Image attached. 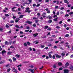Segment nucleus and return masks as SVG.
<instances>
[{"label": "nucleus", "instance_id": "f257e3e1", "mask_svg": "<svg viewBox=\"0 0 73 73\" xmlns=\"http://www.w3.org/2000/svg\"><path fill=\"white\" fill-rule=\"evenodd\" d=\"M26 10L25 11V12H28V13H30L31 11L29 10V8H27L26 9Z\"/></svg>", "mask_w": 73, "mask_h": 73}, {"label": "nucleus", "instance_id": "f03ea898", "mask_svg": "<svg viewBox=\"0 0 73 73\" xmlns=\"http://www.w3.org/2000/svg\"><path fill=\"white\" fill-rule=\"evenodd\" d=\"M0 53H1L2 55L3 56L4 53H7V51L5 50H3L1 52H0Z\"/></svg>", "mask_w": 73, "mask_h": 73}, {"label": "nucleus", "instance_id": "7ed1b4c3", "mask_svg": "<svg viewBox=\"0 0 73 73\" xmlns=\"http://www.w3.org/2000/svg\"><path fill=\"white\" fill-rule=\"evenodd\" d=\"M45 10L46 11H47L48 13H50V10H49V9L48 8L46 9Z\"/></svg>", "mask_w": 73, "mask_h": 73}, {"label": "nucleus", "instance_id": "20e7f679", "mask_svg": "<svg viewBox=\"0 0 73 73\" xmlns=\"http://www.w3.org/2000/svg\"><path fill=\"white\" fill-rule=\"evenodd\" d=\"M56 57V58H60L61 57V56L58 55V54H55Z\"/></svg>", "mask_w": 73, "mask_h": 73}, {"label": "nucleus", "instance_id": "39448f33", "mask_svg": "<svg viewBox=\"0 0 73 73\" xmlns=\"http://www.w3.org/2000/svg\"><path fill=\"white\" fill-rule=\"evenodd\" d=\"M13 70L14 71V72H15V73H17V70L16 69H15V68H13Z\"/></svg>", "mask_w": 73, "mask_h": 73}, {"label": "nucleus", "instance_id": "423d86ee", "mask_svg": "<svg viewBox=\"0 0 73 73\" xmlns=\"http://www.w3.org/2000/svg\"><path fill=\"white\" fill-rule=\"evenodd\" d=\"M64 73H68L69 72V71L68 70H64Z\"/></svg>", "mask_w": 73, "mask_h": 73}, {"label": "nucleus", "instance_id": "0eeeda50", "mask_svg": "<svg viewBox=\"0 0 73 73\" xmlns=\"http://www.w3.org/2000/svg\"><path fill=\"white\" fill-rule=\"evenodd\" d=\"M64 3H67V4H69V2H68V0H64Z\"/></svg>", "mask_w": 73, "mask_h": 73}, {"label": "nucleus", "instance_id": "6e6552de", "mask_svg": "<svg viewBox=\"0 0 73 73\" xmlns=\"http://www.w3.org/2000/svg\"><path fill=\"white\" fill-rule=\"evenodd\" d=\"M5 44L6 45H9V43L8 41H6L5 42Z\"/></svg>", "mask_w": 73, "mask_h": 73}, {"label": "nucleus", "instance_id": "1a4fd4ad", "mask_svg": "<svg viewBox=\"0 0 73 73\" xmlns=\"http://www.w3.org/2000/svg\"><path fill=\"white\" fill-rule=\"evenodd\" d=\"M26 23H28V24H31L32 22L29 21H26Z\"/></svg>", "mask_w": 73, "mask_h": 73}, {"label": "nucleus", "instance_id": "9d476101", "mask_svg": "<svg viewBox=\"0 0 73 73\" xmlns=\"http://www.w3.org/2000/svg\"><path fill=\"white\" fill-rule=\"evenodd\" d=\"M38 33L34 34L33 35V36H34V37H36L37 36H38Z\"/></svg>", "mask_w": 73, "mask_h": 73}, {"label": "nucleus", "instance_id": "9b49d317", "mask_svg": "<svg viewBox=\"0 0 73 73\" xmlns=\"http://www.w3.org/2000/svg\"><path fill=\"white\" fill-rule=\"evenodd\" d=\"M25 16V15H21L19 16V18L20 19H21L23 18V17Z\"/></svg>", "mask_w": 73, "mask_h": 73}, {"label": "nucleus", "instance_id": "f8f14e48", "mask_svg": "<svg viewBox=\"0 0 73 73\" xmlns=\"http://www.w3.org/2000/svg\"><path fill=\"white\" fill-rule=\"evenodd\" d=\"M20 20L19 18H16V20L15 21L16 23H18V21Z\"/></svg>", "mask_w": 73, "mask_h": 73}, {"label": "nucleus", "instance_id": "ddd939ff", "mask_svg": "<svg viewBox=\"0 0 73 73\" xmlns=\"http://www.w3.org/2000/svg\"><path fill=\"white\" fill-rule=\"evenodd\" d=\"M13 60L14 62H15L16 61V58L15 57L13 58Z\"/></svg>", "mask_w": 73, "mask_h": 73}, {"label": "nucleus", "instance_id": "4468645a", "mask_svg": "<svg viewBox=\"0 0 73 73\" xmlns=\"http://www.w3.org/2000/svg\"><path fill=\"white\" fill-rule=\"evenodd\" d=\"M12 53V52H9L7 53V54H8V55H11V54Z\"/></svg>", "mask_w": 73, "mask_h": 73}, {"label": "nucleus", "instance_id": "2eb2a0df", "mask_svg": "<svg viewBox=\"0 0 73 73\" xmlns=\"http://www.w3.org/2000/svg\"><path fill=\"white\" fill-rule=\"evenodd\" d=\"M15 8H16V7H14L12 8V11H13L14 12H15V10H14V9H15Z\"/></svg>", "mask_w": 73, "mask_h": 73}, {"label": "nucleus", "instance_id": "dca6fc26", "mask_svg": "<svg viewBox=\"0 0 73 73\" xmlns=\"http://www.w3.org/2000/svg\"><path fill=\"white\" fill-rule=\"evenodd\" d=\"M69 63L67 62L66 63L65 66H69Z\"/></svg>", "mask_w": 73, "mask_h": 73}, {"label": "nucleus", "instance_id": "f3484780", "mask_svg": "<svg viewBox=\"0 0 73 73\" xmlns=\"http://www.w3.org/2000/svg\"><path fill=\"white\" fill-rule=\"evenodd\" d=\"M70 69H71V70H73V66H71L70 67Z\"/></svg>", "mask_w": 73, "mask_h": 73}, {"label": "nucleus", "instance_id": "a211bd4d", "mask_svg": "<svg viewBox=\"0 0 73 73\" xmlns=\"http://www.w3.org/2000/svg\"><path fill=\"white\" fill-rule=\"evenodd\" d=\"M62 63L61 62H59L58 63V65L59 66H61V65H62Z\"/></svg>", "mask_w": 73, "mask_h": 73}, {"label": "nucleus", "instance_id": "6ab92c4d", "mask_svg": "<svg viewBox=\"0 0 73 73\" xmlns=\"http://www.w3.org/2000/svg\"><path fill=\"white\" fill-rule=\"evenodd\" d=\"M52 20H49L48 21V23L50 24V23H52Z\"/></svg>", "mask_w": 73, "mask_h": 73}, {"label": "nucleus", "instance_id": "aec40b11", "mask_svg": "<svg viewBox=\"0 0 73 73\" xmlns=\"http://www.w3.org/2000/svg\"><path fill=\"white\" fill-rule=\"evenodd\" d=\"M5 62V61H4V60H3L0 62V64H3V63H4Z\"/></svg>", "mask_w": 73, "mask_h": 73}, {"label": "nucleus", "instance_id": "412c9836", "mask_svg": "<svg viewBox=\"0 0 73 73\" xmlns=\"http://www.w3.org/2000/svg\"><path fill=\"white\" fill-rule=\"evenodd\" d=\"M61 55L62 57H64L65 55V54L64 53H62L61 54Z\"/></svg>", "mask_w": 73, "mask_h": 73}, {"label": "nucleus", "instance_id": "4be33fe9", "mask_svg": "<svg viewBox=\"0 0 73 73\" xmlns=\"http://www.w3.org/2000/svg\"><path fill=\"white\" fill-rule=\"evenodd\" d=\"M57 19H58V18H56L55 19H54L53 20L54 21H57Z\"/></svg>", "mask_w": 73, "mask_h": 73}, {"label": "nucleus", "instance_id": "5701e85b", "mask_svg": "<svg viewBox=\"0 0 73 73\" xmlns=\"http://www.w3.org/2000/svg\"><path fill=\"white\" fill-rule=\"evenodd\" d=\"M10 70H11V69L9 68L7 70V72H10Z\"/></svg>", "mask_w": 73, "mask_h": 73}, {"label": "nucleus", "instance_id": "b1692460", "mask_svg": "<svg viewBox=\"0 0 73 73\" xmlns=\"http://www.w3.org/2000/svg\"><path fill=\"white\" fill-rule=\"evenodd\" d=\"M5 16H6V17H8V16H9V15L8 14H6L5 15Z\"/></svg>", "mask_w": 73, "mask_h": 73}, {"label": "nucleus", "instance_id": "393cba45", "mask_svg": "<svg viewBox=\"0 0 73 73\" xmlns=\"http://www.w3.org/2000/svg\"><path fill=\"white\" fill-rule=\"evenodd\" d=\"M40 47L42 48H44V47H45V46L41 45H40Z\"/></svg>", "mask_w": 73, "mask_h": 73}, {"label": "nucleus", "instance_id": "a878e982", "mask_svg": "<svg viewBox=\"0 0 73 73\" xmlns=\"http://www.w3.org/2000/svg\"><path fill=\"white\" fill-rule=\"evenodd\" d=\"M48 26H45L44 27V29H47V28H48Z\"/></svg>", "mask_w": 73, "mask_h": 73}, {"label": "nucleus", "instance_id": "bb28decb", "mask_svg": "<svg viewBox=\"0 0 73 73\" xmlns=\"http://www.w3.org/2000/svg\"><path fill=\"white\" fill-rule=\"evenodd\" d=\"M15 27H16V28H20V27H19V25H16L15 26Z\"/></svg>", "mask_w": 73, "mask_h": 73}, {"label": "nucleus", "instance_id": "cd10ccee", "mask_svg": "<svg viewBox=\"0 0 73 73\" xmlns=\"http://www.w3.org/2000/svg\"><path fill=\"white\" fill-rule=\"evenodd\" d=\"M48 55L50 58H52V55L51 54H48Z\"/></svg>", "mask_w": 73, "mask_h": 73}, {"label": "nucleus", "instance_id": "c85d7f7f", "mask_svg": "<svg viewBox=\"0 0 73 73\" xmlns=\"http://www.w3.org/2000/svg\"><path fill=\"white\" fill-rule=\"evenodd\" d=\"M0 31L1 32H3V29L0 28Z\"/></svg>", "mask_w": 73, "mask_h": 73}, {"label": "nucleus", "instance_id": "c756f323", "mask_svg": "<svg viewBox=\"0 0 73 73\" xmlns=\"http://www.w3.org/2000/svg\"><path fill=\"white\" fill-rule=\"evenodd\" d=\"M15 56H16V57H17V58H19V57H20V55L18 54L16 55Z\"/></svg>", "mask_w": 73, "mask_h": 73}, {"label": "nucleus", "instance_id": "7c9ffc66", "mask_svg": "<svg viewBox=\"0 0 73 73\" xmlns=\"http://www.w3.org/2000/svg\"><path fill=\"white\" fill-rule=\"evenodd\" d=\"M68 16H69V15L68 14H66L64 16V17H68Z\"/></svg>", "mask_w": 73, "mask_h": 73}, {"label": "nucleus", "instance_id": "2f4dec72", "mask_svg": "<svg viewBox=\"0 0 73 73\" xmlns=\"http://www.w3.org/2000/svg\"><path fill=\"white\" fill-rule=\"evenodd\" d=\"M14 22V21H13V20H12L11 21H10L11 23H13Z\"/></svg>", "mask_w": 73, "mask_h": 73}, {"label": "nucleus", "instance_id": "473e14b6", "mask_svg": "<svg viewBox=\"0 0 73 73\" xmlns=\"http://www.w3.org/2000/svg\"><path fill=\"white\" fill-rule=\"evenodd\" d=\"M24 46H27V43H24Z\"/></svg>", "mask_w": 73, "mask_h": 73}, {"label": "nucleus", "instance_id": "72a5a7b5", "mask_svg": "<svg viewBox=\"0 0 73 73\" xmlns=\"http://www.w3.org/2000/svg\"><path fill=\"white\" fill-rule=\"evenodd\" d=\"M34 71H35V70H34V69H32L31 71V73H34Z\"/></svg>", "mask_w": 73, "mask_h": 73}, {"label": "nucleus", "instance_id": "f704fd0d", "mask_svg": "<svg viewBox=\"0 0 73 73\" xmlns=\"http://www.w3.org/2000/svg\"><path fill=\"white\" fill-rule=\"evenodd\" d=\"M56 15H58V16H59V11H58L56 13Z\"/></svg>", "mask_w": 73, "mask_h": 73}, {"label": "nucleus", "instance_id": "c9c22d12", "mask_svg": "<svg viewBox=\"0 0 73 73\" xmlns=\"http://www.w3.org/2000/svg\"><path fill=\"white\" fill-rule=\"evenodd\" d=\"M27 45H30V44H31V43H30V42H27Z\"/></svg>", "mask_w": 73, "mask_h": 73}, {"label": "nucleus", "instance_id": "e433bc0d", "mask_svg": "<svg viewBox=\"0 0 73 73\" xmlns=\"http://www.w3.org/2000/svg\"><path fill=\"white\" fill-rule=\"evenodd\" d=\"M56 57H55V56L53 55L52 56V58L53 59H55Z\"/></svg>", "mask_w": 73, "mask_h": 73}, {"label": "nucleus", "instance_id": "4c0bfd02", "mask_svg": "<svg viewBox=\"0 0 73 73\" xmlns=\"http://www.w3.org/2000/svg\"><path fill=\"white\" fill-rule=\"evenodd\" d=\"M53 67L54 68H56V65L54 64L53 66Z\"/></svg>", "mask_w": 73, "mask_h": 73}, {"label": "nucleus", "instance_id": "58836bf2", "mask_svg": "<svg viewBox=\"0 0 73 73\" xmlns=\"http://www.w3.org/2000/svg\"><path fill=\"white\" fill-rule=\"evenodd\" d=\"M57 0H54L53 1V3H56L57 2Z\"/></svg>", "mask_w": 73, "mask_h": 73}, {"label": "nucleus", "instance_id": "ea45409f", "mask_svg": "<svg viewBox=\"0 0 73 73\" xmlns=\"http://www.w3.org/2000/svg\"><path fill=\"white\" fill-rule=\"evenodd\" d=\"M65 43V42L64 41H62L60 42V44H64Z\"/></svg>", "mask_w": 73, "mask_h": 73}, {"label": "nucleus", "instance_id": "a19ab883", "mask_svg": "<svg viewBox=\"0 0 73 73\" xmlns=\"http://www.w3.org/2000/svg\"><path fill=\"white\" fill-rule=\"evenodd\" d=\"M33 20H36L37 19V18H36L35 17H34L33 18Z\"/></svg>", "mask_w": 73, "mask_h": 73}, {"label": "nucleus", "instance_id": "79ce46f5", "mask_svg": "<svg viewBox=\"0 0 73 73\" xmlns=\"http://www.w3.org/2000/svg\"><path fill=\"white\" fill-rule=\"evenodd\" d=\"M56 28H57V29H59V28H60V27L58 26H56Z\"/></svg>", "mask_w": 73, "mask_h": 73}, {"label": "nucleus", "instance_id": "37998d69", "mask_svg": "<svg viewBox=\"0 0 73 73\" xmlns=\"http://www.w3.org/2000/svg\"><path fill=\"white\" fill-rule=\"evenodd\" d=\"M6 28H9V26L8 25H6Z\"/></svg>", "mask_w": 73, "mask_h": 73}, {"label": "nucleus", "instance_id": "c03bdc74", "mask_svg": "<svg viewBox=\"0 0 73 73\" xmlns=\"http://www.w3.org/2000/svg\"><path fill=\"white\" fill-rule=\"evenodd\" d=\"M48 18L49 19H52V17H51V16H50L49 15L48 16Z\"/></svg>", "mask_w": 73, "mask_h": 73}, {"label": "nucleus", "instance_id": "a18cd8bd", "mask_svg": "<svg viewBox=\"0 0 73 73\" xmlns=\"http://www.w3.org/2000/svg\"><path fill=\"white\" fill-rule=\"evenodd\" d=\"M62 70V68H60L59 69V70Z\"/></svg>", "mask_w": 73, "mask_h": 73}, {"label": "nucleus", "instance_id": "49530a36", "mask_svg": "<svg viewBox=\"0 0 73 73\" xmlns=\"http://www.w3.org/2000/svg\"><path fill=\"white\" fill-rule=\"evenodd\" d=\"M69 34H66L65 35V37H69Z\"/></svg>", "mask_w": 73, "mask_h": 73}, {"label": "nucleus", "instance_id": "de8ad7c7", "mask_svg": "<svg viewBox=\"0 0 73 73\" xmlns=\"http://www.w3.org/2000/svg\"><path fill=\"white\" fill-rule=\"evenodd\" d=\"M33 26L34 27H36V24H34L33 25Z\"/></svg>", "mask_w": 73, "mask_h": 73}, {"label": "nucleus", "instance_id": "09e8293b", "mask_svg": "<svg viewBox=\"0 0 73 73\" xmlns=\"http://www.w3.org/2000/svg\"><path fill=\"white\" fill-rule=\"evenodd\" d=\"M52 52H49L48 53V54H52Z\"/></svg>", "mask_w": 73, "mask_h": 73}, {"label": "nucleus", "instance_id": "8fccbe9b", "mask_svg": "<svg viewBox=\"0 0 73 73\" xmlns=\"http://www.w3.org/2000/svg\"><path fill=\"white\" fill-rule=\"evenodd\" d=\"M73 14V12H70L69 13V15H72Z\"/></svg>", "mask_w": 73, "mask_h": 73}, {"label": "nucleus", "instance_id": "3c124183", "mask_svg": "<svg viewBox=\"0 0 73 73\" xmlns=\"http://www.w3.org/2000/svg\"><path fill=\"white\" fill-rule=\"evenodd\" d=\"M29 31V30H25V32H28Z\"/></svg>", "mask_w": 73, "mask_h": 73}, {"label": "nucleus", "instance_id": "603ef678", "mask_svg": "<svg viewBox=\"0 0 73 73\" xmlns=\"http://www.w3.org/2000/svg\"><path fill=\"white\" fill-rule=\"evenodd\" d=\"M16 17L15 16H13V19H16Z\"/></svg>", "mask_w": 73, "mask_h": 73}, {"label": "nucleus", "instance_id": "864d4df0", "mask_svg": "<svg viewBox=\"0 0 73 73\" xmlns=\"http://www.w3.org/2000/svg\"><path fill=\"white\" fill-rule=\"evenodd\" d=\"M58 42H59V41H55V42L56 44H58Z\"/></svg>", "mask_w": 73, "mask_h": 73}, {"label": "nucleus", "instance_id": "5fc2aeb1", "mask_svg": "<svg viewBox=\"0 0 73 73\" xmlns=\"http://www.w3.org/2000/svg\"><path fill=\"white\" fill-rule=\"evenodd\" d=\"M60 9V10H62L63 9H64V7H61Z\"/></svg>", "mask_w": 73, "mask_h": 73}, {"label": "nucleus", "instance_id": "6e6d98bb", "mask_svg": "<svg viewBox=\"0 0 73 73\" xmlns=\"http://www.w3.org/2000/svg\"><path fill=\"white\" fill-rule=\"evenodd\" d=\"M60 14H63V12H62V11H61L60 12Z\"/></svg>", "mask_w": 73, "mask_h": 73}, {"label": "nucleus", "instance_id": "4d7b16f0", "mask_svg": "<svg viewBox=\"0 0 73 73\" xmlns=\"http://www.w3.org/2000/svg\"><path fill=\"white\" fill-rule=\"evenodd\" d=\"M67 26V25H66V24H64L63 26L64 27H66Z\"/></svg>", "mask_w": 73, "mask_h": 73}, {"label": "nucleus", "instance_id": "13d9d810", "mask_svg": "<svg viewBox=\"0 0 73 73\" xmlns=\"http://www.w3.org/2000/svg\"><path fill=\"white\" fill-rule=\"evenodd\" d=\"M66 46L67 47H68V48H70V47L69 46V45L68 44H67L66 45Z\"/></svg>", "mask_w": 73, "mask_h": 73}, {"label": "nucleus", "instance_id": "bf43d9fd", "mask_svg": "<svg viewBox=\"0 0 73 73\" xmlns=\"http://www.w3.org/2000/svg\"><path fill=\"white\" fill-rule=\"evenodd\" d=\"M30 68H33V66L31 65L30 66Z\"/></svg>", "mask_w": 73, "mask_h": 73}, {"label": "nucleus", "instance_id": "052dcab7", "mask_svg": "<svg viewBox=\"0 0 73 73\" xmlns=\"http://www.w3.org/2000/svg\"><path fill=\"white\" fill-rule=\"evenodd\" d=\"M46 56L45 55H43L42 56V57L43 58H44Z\"/></svg>", "mask_w": 73, "mask_h": 73}, {"label": "nucleus", "instance_id": "680f3d73", "mask_svg": "<svg viewBox=\"0 0 73 73\" xmlns=\"http://www.w3.org/2000/svg\"><path fill=\"white\" fill-rule=\"evenodd\" d=\"M38 20H36L35 21V22L36 23H38Z\"/></svg>", "mask_w": 73, "mask_h": 73}, {"label": "nucleus", "instance_id": "e2e57ef3", "mask_svg": "<svg viewBox=\"0 0 73 73\" xmlns=\"http://www.w3.org/2000/svg\"><path fill=\"white\" fill-rule=\"evenodd\" d=\"M24 33L22 31H20V34H23Z\"/></svg>", "mask_w": 73, "mask_h": 73}, {"label": "nucleus", "instance_id": "0e129e2a", "mask_svg": "<svg viewBox=\"0 0 73 73\" xmlns=\"http://www.w3.org/2000/svg\"><path fill=\"white\" fill-rule=\"evenodd\" d=\"M52 46V44H50L48 45V46Z\"/></svg>", "mask_w": 73, "mask_h": 73}, {"label": "nucleus", "instance_id": "69168bd1", "mask_svg": "<svg viewBox=\"0 0 73 73\" xmlns=\"http://www.w3.org/2000/svg\"><path fill=\"white\" fill-rule=\"evenodd\" d=\"M36 4H33V6L34 7H35V6H36Z\"/></svg>", "mask_w": 73, "mask_h": 73}, {"label": "nucleus", "instance_id": "338daca9", "mask_svg": "<svg viewBox=\"0 0 73 73\" xmlns=\"http://www.w3.org/2000/svg\"><path fill=\"white\" fill-rule=\"evenodd\" d=\"M49 0H46L45 2H46V3H48V2H49Z\"/></svg>", "mask_w": 73, "mask_h": 73}, {"label": "nucleus", "instance_id": "774afa93", "mask_svg": "<svg viewBox=\"0 0 73 73\" xmlns=\"http://www.w3.org/2000/svg\"><path fill=\"white\" fill-rule=\"evenodd\" d=\"M70 58H73V55H72L70 56Z\"/></svg>", "mask_w": 73, "mask_h": 73}]
</instances>
